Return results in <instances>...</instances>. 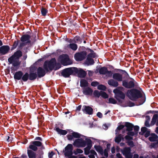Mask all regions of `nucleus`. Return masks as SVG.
I'll list each match as a JSON object with an SVG mask.
<instances>
[{
	"label": "nucleus",
	"mask_w": 158,
	"mask_h": 158,
	"mask_svg": "<svg viewBox=\"0 0 158 158\" xmlns=\"http://www.w3.org/2000/svg\"><path fill=\"white\" fill-rule=\"evenodd\" d=\"M68 131L72 133L70 134H68L66 137L68 139L69 141H72L73 140L74 138L77 139L75 140L73 145L74 146L77 147H85L87 143L88 140H90L89 139L86 138L85 140H84L82 138H80L81 137H85L83 135L77 132L73 131L71 129H67Z\"/></svg>",
	"instance_id": "obj_1"
},
{
	"label": "nucleus",
	"mask_w": 158,
	"mask_h": 158,
	"mask_svg": "<svg viewBox=\"0 0 158 158\" xmlns=\"http://www.w3.org/2000/svg\"><path fill=\"white\" fill-rule=\"evenodd\" d=\"M139 89H132L129 90V99L132 101H135L139 98V105H141L145 102L146 98Z\"/></svg>",
	"instance_id": "obj_2"
},
{
	"label": "nucleus",
	"mask_w": 158,
	"mask_h": 158,
	"mask_svg": "<svg viewBox=\"0 0 158 158\" xmlns=\"http://www.w3.org/2000/svg\"><path fill=\"white\" fill-rule=\"evenodd\" d=\"M122 87H119L114 89L113 92L114 94V98L119 104H122L124 100L125 94L119 89H123Z\"/></svg>",
	"instance_id": "obj_3"
},
{
	"label": "nucleus",
	"mask_w": 158,
	"mask_h": 158,
	"mask_svg": "<svg viewBox=\"0 0 158 158\" xmlns=\"http://www.w3.org/2000/svg\"><path fill=\"white\" fill-rule=\"evenodd\" d=\"M56 63V60L55 58H52L49 60L45 61L44 64L43 68L47 72L49 70L52 71L55 67Z\"/></svg>",
	"instance_id": "obj_4"
},
{
	"label": "nucleus",
	"mask_w": 158,
	"mask_h": 158,
	"mask_svg": "<svg viewBox=\"0 0 158 158\" xmlns=\"http://www.w3.org/2000/svg\"><path fill=\"white\" fill-rule=\"evenodd\" d=\"M58 59L61 64L63 66H67L73 64V61L67 54L60 55Z\"/></svg>",
	"instance_id": "obj_5"
},
{
	"label": "nucleus",
	"mask_w": 158,
	"mask_h": 158,
	"mask_svg": "<svg viewBox=\"0 0 158 158\" xmlns=\"http://www.w3.org/2000/svg\"><path fill=\"white\" fill-rule=\"evenodd\" d=\"M37 77V75L36 72L34 73L32 72H30L29 73H26L23 74L21 81L23 82H26L29 79L31 81H34Z\"/></svg>",
	"instance_id": "obj_6"
},
{
	"label": "nucleus",
	"mask_w": 158,
	"mask_h": 158,
	"mask_svg": "<svg viewBox=\"0 0 158 158\" xmlns=\"http://www.w3.org/2000/svg\"><path fill=\"white\" fill-rule=\"evenodd\" d=\"M126 127V130H123L122 131V133L124 134L126 131L127 135L125 136V138L126 140V143L128 144V122H126L125 123V125H121L118 126L115 130L116 134H118L119 131L123 128L125 127Z\"/></svg>",
	"instance_id": "obj_7"
},
{
	"label": "nucleus",
	"mask_w": 158,
	"mask_h": 158,
	"mask_svg": "<svg viewBox=\"0 0 158 158\" xmlns=\"http://www.w3.org/2000/svg\"><path fill=\"white\" fill-rule=\"evenodd\" d=\"M74 67H70L63 69L61 73V75L64 77H69L70 75H74Z\"/></svg>",
	"instance_id": "obj_8"
},
{
	"label": "nucleus",
	"mask_w": 158,
	"mask_h": 158,
	"mask_svg": "<svg viewBox=\"0 0 158 158\" xmlns=\"http://www.w3.org/2000/svg\"><path fill=\"white\" fill-rule=\"evenodd\" d=\"M87 52L82 51L76 53L74 56L75 60L77 61H81L84 60L87 56Z\"/></svg>",
	"instance_id": "obj_9"
},
{
	"label": "nucleus",
	"mask_w": 158,
	"mask_h": 158,
	"mask_svg": "<svg viewBox=\"0 0 158 158\" xmlns=\"http://www.w3.org/2000/svg\"><path fill=\"white\" fill-rule=\"evenodd\" d=\"M22 56V52L20 50H17L8 59V61L10 64H11L13 60H15V59L19 60Z\"/></svg>",
	"instance_id": "obj_10"
},
{
	"label": "nucleus",
	"mask_w": 158,
	"mask_h": 158,
	"mask_svg": "<svg viewBox=\"0 0 158 158\" xmlns=\"http://www.w3.org/2000/svg\"><path fill=\"white\" fill-rule=\"evenodd\" d=\"M139 129V127L138 126H134L133 124L129 123V135H136Z\"/></svg>",
	"instance_id": "obj_11"
},
{
	"label": "nucleus",
	"mask_w": 158,
	"mask_h": 158,
	"mask_svg": "<svg viewBox=\"0 0 158 158\" xmlns=\"http://www.w3.org/2000/svg\"><path fill=\"white\" fill-rule=\"evenodd\" d=\"M63 126V125L60 123H59L58 124H56L55 125L54 130L56 131L58 134L65 135L67 133V131L66 130L60 129L59 128L60 127L62 128Z\"/></svg>",
	"instance_id": "obj_12"
},
{
	"label": "nucleus",
	"mask_w": 158,
	"mask_h": 158,
	"mask_svg": "<svg viewBox=\"0 0 158 158\" xmlns=\"http://www.w3.org/2000/svg\"><path fill=\"white\" fill-rule=\"evenodd\" d=\"M98 70V72L100 74L105 75L108 76H111L112 74V72L110 71H108L107 68L105 67H102L97 70Z\"/></svg>",
	"instance_id": "obj_13"
},
{
	"label": "nucleus",
	"mask_w": 158,
	"mask_h": 158,
	"mask_svg": "<svg viewBox=\"0 0 158 158\" xmlns=\"http://www.w3.org/2000/svg\"><path fill=\"white\" fill-rule=\"evenodd\" d=\"M74 75L77 74L79 77H84L86 75V73L85 71L82 69L78 70L76 67H74Z\"/></svg>",
	"instance_id": "obj_14"
},
{
	"label": "nucleus",
	"mask_w": 158,
	"mask_h": 158,
	"mask_svg": "<svg viewBox=\"0 0 158 158\" xmlns=\"http://www.w3.org/2000/svg\"><path fill=\"white\" fill-rule=\"evenodd\" d=\"M139 88L138 83L133 78L129 76V89Z\"/></svg>",
	"instance_id": "obj_15"
},
{
	"label": "nucleus",
	"mask_w": 158,
	"mask_h": 158,
	"mask_svg": "<svg viewBox=\"0 0 158 158\" xmlns=\"http://www.w3.org/2000/svg\"><path fill=\"white\" fill-rule=\"evenodd\" d=\"M10 47L8 45H3L0 47V56L8 54L10 50Z\"/></svg>",
	"instance_id": "obj_16"
},
{
	"label": "nucleus",
	"mask_w": 158,
	"mask_h": 158,
	"mask_svg": "<svg viewBox=\"0 0 158 158\" xmlns=\"http://www.w3.org/2000/svg\"><path fill=\"white\" fill-rule=\"evenodd\" d=\"M82 110L84 113L89 115L92 114L93 113V108L89 106H83L82 108Z\"/></svg>",
	"instance_id": "obj_17"
},
{
	"label": "nucleus",
	"mask_w": 158,
	"mask_h": 158,
	"mask_svg": "<svg viewBox=\"0 0 158 158\" xmlns=\"http://www.w3.org/2000/svg\"><path fill=\"white\" fill-rule=\"evenodd\" d=\"M86 144L87 146L84 148V153L85 155H88L89 153L90 150L92 146L91 140H88Z\"/></svg>",
	"instance_id": "obj_18"
},
{
	"label": "nucleus",
	"mask_w": 158,
	"mask_h": 158,
	"mask_svg": "<svg viewBox=\"0 0 158 158\" xmlns=\"http://www.w3.org/2000/svg\"><path fill=\"white\" fill-rule=\"evenodd\" d=\"M45 70L43 69L41 67H39L37 69V75L39 78H41L43 77L45 75Z\"/></svg>",
	"instance_id": "obj_19"
},
{
	"label": "nucleus",
	"mask_w": 158,
	"mask_h": 158,
	"mask_svg": "<svg viewBox=\"0 0 158 158\" xmlns=\"http://www.w3.org/2000/svg\"><path fill=\"white\" fill-rule=\"evenodd\" d=\"M83 94L86 95H91L93 92V89L89 87H84L83 89Z\"/></svg>",
	"instance_id": "obj_20"
},
{
	"label": "nucleus",
	"mask_w": 158,
	"mask_h": 158,
	"mask_svg": "<svg viewBox=\"0 0 158 158\" xmlns=\"http://www.w3.org/2000/svg\"><path fill=\"white\" fill-rule=\"evenodd\" d=\"M23 72L21 71H19L16 72L14 74V78L15 80H20L22 78Z\"/></svg>",
	"instance_id": "obj_21"
},
{
	"label": "nucleus",
	"mask_w": 158,
	"mask_h": 158,
	"mask_svg": "<svg viewBox=\"0 0 158 158\" xmlns=\"http://www.w3.org/2000/svg\"><path fill=\"white\" fill-rule=\"evenodd\" d=\"M114 79L117 80L118 81H121L123 80L122 75L119 73H114L113 75Z\"/></svg>",
	"instance_id": "obj_22"
},
{
	"label": "nucleus",
	"mask_w": 158,
	"mask_h": 158,
	"mask_svg": "<svg viewBox=\"0 0 158 158\" xmlns=\"http://www.w3.org/2000/svg\"><path fill=\"white\" fill-rule=\"evenodd\" d=\"M149 140L151 142H157L158 143V136L155 134H152L149 137Z\"/></svg>",
	"instance_id": "obj_23"
},
{
	"label": "nucleus",
	"mask_w": 158,
	"mask_h": 158,
	"mask_svg": "<svg viewBox=\"0 0 158 158\" xmlns=\"http://www.w3.org/2000/svg\"><path fill=\"white\" fill-rule=\"evenodd\" d=\"M95 150L100 154L103 156L104 152L102 148L100 145H95L94 147Z\"/></svg>",
	"instance_id": "obj_24"
},
{
	"label": "nucleus",
	"mask_w": 158,
	"mask_h": 158,
	"mask_svg": "<svg viewBox=\"0 0 158 158\" xmlns=\"http://www.w3.org/2000/svg\"><path fill=\"white\" fill-rule=\"evenodd\" d=\"M27 154L29 158H36V154L31 150L27 149Z\"/></svg>",
	"instance_id": "obj_25"
},
{
	"label": "nucleus",
	"mask_w": 158,
	"mask_h": 158,
	"mask_svg": "<svg viewBox=\"0 0 158 158\" xmlns=\"http://www.w3.org/2000/svg\"><path fill=\"white\" fill-rule=\"evenodd\" d=\"M85 63L88 65H91L94 63V61L92 58L87 56Z\"/></svg>",
	"instance_id": "obj_26"
},
{
	"label": "nucleus",
	"mask_w": 158,
	"mask_h": 158,
	"mask_svg": "<svg viewBox=\"0 0 158 158\" xmlns=\"http://www.w3.org/2000/svg\"><path fill=\"white\" fill-rule=\"evenodd\" d=\"M108 83L109 85L115 87L117 86L118 85V82L117 81H115L112 79L109 80Z\"/></svg>",
	"instance_id": "obj_27"
},
{
	"label": "nucleus",
	"mask_w": 158,
	"mask_h": 158,
	"mask_svg": "<svg viewBox=\"0 0 158 158\" xmlns=\"http://www.w3.org/2000/svg\"><path fill=\"white\" fill-rule=\"evenodd\" d=\"M30 38L31 36L29 35H23L21 36L20 38V40L22 42H25L27 40H29V39H30Z\"/></svg>",
	"instance_id": "obj_28"
},
{
	"label": "nucleus",
	"mask_w": 158,
	"mask_h": 158,
	"mask_svg": "<svg viewBox=\"0 0 158 158\" xmlns=\"http://www.w3.org/2000/svg\"><path fill=\"white\" fill-rule=\"evenodd\" d=\"M67 47L73 51H76L77 48V45L74 43L70 44L67 46Z\"/></svg>",
	"instance_id": "obj_29"
},
{
	"label": "nucleus",
	"mask_w": 158,
	"mask_h": 158,
	"mask_svg": "<svg viewBox=\"0 0 158 158\" xmlns=\"http://www.w3.org/2000/svg\"><path fill=\"white\" fill-rule=\"evenodd\" d=\"M88 81L85 79H82L80 81V86L81 87H85L88 86Z\"/></svg>",
	"instance_id": "obj_30"
},
{
	"label": "nucleus",
	"mask_w": 158,
	"mask_h": 158,
	"mask_svg": "<svg viewBox=\"0 0 158 158\" xmlns=\"http://www.w3.org/2000/svg\"><path fill=\"white\" fill-rule=\"evenodd\" d=\"M74 43H77L79 44H81L82 42L81 38L79 36L77 35L74 38Z\"/></svg>",
	"instance_id": "obj_31"
},
{
	"label": "nucleus",
	"mask_w": 158,
	"mask_h": 158,
	"mask_svg": "<svg viewBox=\"0 0 158 158\" xmlns=\"http://www.w3.org/2000/svg\"><path fill=\"white\" fill-rule=\"evenodd\" d=\"M122 153L125 155L126 158H128V147L125 148L123 150Z\"/></svg>",
	"instance_id": "obj_32"
},
{
	"label": "nucleus",
	"mask_w": 158,
	"mask_h": 158,
	"mask_svg": "<svg viewBox=\"0 0 158 158\" xmlns=\"http://www.w3.org/2000/svg\"><path fill=\"white\" fill-rule=\"evenodd\" d=\"M40 10L41 14L42 16H45L47 15L48 12V10L47 9L44 7H42Z\"/></svg>",
	"instance_id": "obj_33"
},
{
	"label": "nucleus",
	"mask_w": 158,
	"mask_h": 158,
	"mask_svg": "<svg viewBox=\"0 0 158 158\" xmlns=\"http://www.w3.org/2000/svg\"><path fill=\"white\" fill-rule=\"evenodd\" d=\"M19 60L15 59L13 60L12 63L11 64L14 67H16L19 66L21 63V62L19 61Z\"/></svg>",
	"instance_id": "obj_34"
},
{
	"label": "nucleus",
	"mask_w": 158,
	"mask_h": 158,
	"mask_svg": "<svg viewBox=\"0 0 158 158\" xmlns=\"http://www.w3.org/2000/svg\"><path fill=\"white\" fill-rule=\"evenodd\" d=\"M30 143L35 145L36 147H40L42 145V143L40 141H31Z\"/></svg>",
	"instance_id": "obj_35"
},
{
	"label": "nucleus",
	"mask_w": 158,
	"mask_h": 158,
	"mask_svg": "<svg viewBox=\"0 0 158 158\" xmlns=\"http://www.w3.org/2000/svg\"><path fill=\"white\" fill-rule=\"evenodd\" d=\"M31 149L32 151H36L37 150L38 148L35 145L30 143L29 147L27 148V149Z\"/></svg>",
	"instance_id": "obj_36"
},
{
	"label": "nucleus",
	"mask_w": 158,
	"mask_h": 158,
	"mask_svg": "<svg viewBox=\"0 0 158 158\" xmlns=\"http://www.w3.org/2000/svg\"><path fill=\"white\" fill-rule=\"evenodd\" d=\"M19 40H18L14 41L13 44L12 46V47L11 48V50H13L16 48L17 47L19 44Z\"/></svg>",
	"instance_id": "obj_37"
},
{
	"label": "nucleus",
	"mask_w": 158,
	"mask_h": 158,
	"mask_svg": "<svg viewBox=\"0 0 158 158\" xmlns=\"http://www.w3.org/2000/svg\"><path fill=\"white\" fill-rule=\"evenodd\" d=\"M157 115L155 114L153 115L151 121V124L152 125H154L157 121Z\"/></svg>",
	"instance_id": "obj_38"
},
{
	"label": "nucleus",
	"mask_w": 158,
	"mask_h": 158,
	"mask_svg": "<svg viewBox=\"0 0 158 158\" xmlns=\"http://www.w3.org/2000/svg\"><path fill=\"white\" fill-rule=\"evenodd\" d=\"M122 138V135L120 134L118 135V136H116L115 138V141L116 143H119L121 140Z\"/></svg>",
	"instance_id": "obj_39"
},
{
	"label": "nucleus",
	"mask_w": 158,
	"mask_h": 158,
	"mask_svg": "<svg viewBox=\"0 0 158 158\" xmlns=\"http://www.w3.org/2000/svg\"><path fill=\"white\" fill-rule=\"evenodd\" d=\"M73 145L71 144H68L65 148V151L73 150Z\"/></svg>",
	"instance_id": "obj_40"
},
{
	"label": "nucleus",
	"mask_w": 158,
	"mask_h": 158,
	"mask_svg": "<svg viewBox=\"0 0 158 158\" xmlns=\"http://www.w3.org/2000/svg\"><path fill=\"white\" fill-rule=\"evenodd\" d=\"M108 103H109L115 104L117 103V101L113 98H110L108 99Z\"/></svg>",
	"instance_id": "obj_41"
},
{
	"label": "nucleus",
	"mask_w": 158,
	"mask_h": 158,
	"mask_svg": "<svg viewBox=\"0 0 158 158\" xmlns=\"http://www.w3.org/2000/svg\"><path fill=\"white\" fill-rule=\"evenodd\" d=\"M101 91L99 92L98 90H95L93 93L94 96L97 98H99L100 96Z\"/></svg>",
	"instance_id": "obj_42"
},
{
	"label": "nucleus",
	"mask_w": 158,
	"mask_h": 158,
	"mask_svg": "<svg viewBox=\"0 0 158 158\" xmlns=\"http://www.w3.org/2000/svg\"><path fill=\"white\" fill-rule=\"evenodd\" d=\"M100 96H101L103 98L106 99L108 97V95L105 92L101 91Z\"/></svg>",
	"instance_id": "obj_43"
},
{
	"label": "nucleus",
	"mask_w": 158,
	"mask_h": 158,
	"mask_svg": "<svg viewBox=\"0 0 158 158\" xmlns=\"http://www.w3.org/2000/svg\"><path fill=\"white\" fill-rule=\"evenodd\" d=\"M73 150H69L65 151L66 152L64 153L65 156H67L69 157L72 155L73 154Z\"/></svg>",
	"instance_id": "obj_44"
},
{
	"label": "nucleus",
	"mask_w": 158,
	"mask_h": 158,
	"mask_svg": "<svg viewBox=\"0 0 158 158\" xmlns=\"http://www.w3.org/2000/svg\"><path fill=\"white\" fill-rule=\"evenodd\" d=\"M97 88L99 90H105L106 87L104 85H98Z\"/></svg>",
	"instance_id": "obj_45"
},
{
	"label": "nucleus",
	"mask_w": 158,
	"mask_h": 158,
	"mask_svg": "<svg viewBox=\"0 0 158 158\" xmlns=\"http://www.w3.org/2000/svg\"><path fill=\"white\" fill-rule=\"evenodd\" d=\"M88 56L90 57V58H94L96 57H97V55L96 54V53L95 52L94 53H90L87 56Z\"/></svg>",
	"instance_id": "obj_46"
},
{
	"label": "nucleus",
	"mask_w": 158,
	"mask_h": 158,
	"mask_svg": "<svg viewBox=\"0 0 158 158\" xmlns=\"http://www.w3.org/2000/svg\"><path fill=\"white\" fill-rule=\"evenodd\" d=\"M61 67V65L59 63H57L56 62V64H55L54 69L55 70H56L59 69Z\"/></svg>",
	"instance_id": "obj_47"
},
{
	"label": "nucleus",
	"mask_w": 158,
	"mask_h": 158,
	"mask_svg": "<svg viewBox=\"0 0 158 158\" xmlns=\"http://www.w3.org/2000/svg\"><path fill=\"white\" fill-rule=\"evenodd\" d=\"M132 139V137L129 135V146L131 147H133L134 146V143L133 141L131 140Z\"/></svg>",
	"instance_id": "obj_48"
},
{
	"label": "nucleus",
	"mask_w": 158,
	"mask_h": 158,
	"mask_svg": "<svg viewBox=\"0 0 158 158\" xmlns=\"http://www.w3.org/2000/svg\"><path fill=\"white\" fill-rule=\"evenodd\" d=\"M158 143H157V142H156V143H151L150 147L151 148H156L157 147V144Z\"/></svg>",
	"instance_id": "obj_49"
},
{
	"label": "nucleus",
	"mask_w": 158,
	"mask_h": 158,
	"mask_svg": "<svg viewBox=\"0 0 158 158\" xmlns=\"http://www.w3.org/2000/svg\"><path fill=\"white\" fill-rule=\"evenodd\" d=\"M123 85L126 88H128V83L124 80L123 81Z\"/></svg>",
	"instance_id": "obj_50"
},
{
	"label": "nucleus",
	"mask_w": 158,
	"mask_h": 158,
	"mask_svg": "<svg viewBox=\"0 0 158 158\" xmlns=\"http://www.w3.org/2000/svg\"><path fill=\"white\" fill-rule=\"evenodd\" d=\"M148 130V129L145 127H142L141 128V131L142 132V133L141 134L143 135V134H144L145 132Z\"/></svg>",
	"instance_id": "obj_51"
},
{
	"label": "nucleus",
	"mask_w": 158,
	"mask_h": 158,
	"mask_svg": "<svg viewBox=\"0 0 158 158\" xmlns=\"http://www.w3.org/2000/svg\"><path fill=\"white\" fill-rule=\"evenodd\" d=\"M99 84V83L96 81H93L91 83V86L95 87Z\"/></svg>",
	"instance_id": "obj_52"
},
{
	"label": "nucleus",
	"mask_w": 158,
	"mask_h": 158,
	"mask_svg": "<svg viewBox=\"0 0 158 158\" xmlns=\"http://www.w3.org/2000/svg\"><path fill=\"white\" fill-rule=\"evenodd\" d=\"M118 72L120 73H122V74H124L125 75H128V73L124 70H122L119 69H118Z\"/></svg>",
	"instance_id": "obj_53"
},
{
	"label": "nucleus",
	"mask_w": 158,
	"mask_h": 158,
	"mask_svg": "<svg viewBox=\"0 0 158 158\" xmlns=\"http://www.w3.org/2000/svg\"><path fill=\"white\" fill-rule=\"evenodd\" d=\"M26 45V44L25 42H22L20 44L19 47V49H21L23 47L25 46Z\"/></svg>",
	"instance_id": "obj_54"
},
{
	"label": "nucleus",
	"mask_w": 158,
	"mask_h": 158,
	"mask_svg": "<svg viewBox=\"0 0 158 158\" xmlns=\"http://www.w3.org/2000/svg\"><path fill=\"white\" fill-rule=\"evenodd\" d=\"M109 150H108L107 149H105L104 150V155L106 157H107L108 156V151Z\"/></svg>",
	"instance_id": "obj_55"
},
{
	"label": "nucleus",
	"mask_w": 158,
	"mask_h": 158,
	"mask_svg": "<svg viewBox=\"0 0 158 158\" xmlns=\"http://www.w3.org/2000/svg\"><path fill=\"white\" fill-rule=\"evenodd\" d=\"M150 134V131L149 130H147L144 133V136L146 137H148L149 136Z\"/></svg>",
	"instance_id": "obj_56"
},
{
	"label": "nucleus",
	"mask_w": 158,
	"mask_h": 158,
	"mask_svg": "<svg viewBox=\"0 0 158 158\" xmlns=\"http://www.w3.org/2000/svg\"><path fill=\"white\" fill-rule=\"evenodd\" d=\"M65 41L69 43H74V39L73 40L70 39L66 38L65 40Z\"/></svg>",
	"instance_id": "obj_57"
},
{
	"label": "nucleus",
	"mask_w": 158,
	"mask_h": 158,
	"mask_svg": "<svg viewBox=\"0 0 158 158\" xmlns=\"http://www.w3.org/2000/svg\"><path fill=\"white\" fill-rule=\"evenodd\" d=\"M90 153L91 154L94 155H95L96 156H97V154L96 152L94 150L92 149L90 151Z\"/></svg>",
	"instance_id": "obj_58"
},
{
	"label": "nucleus",
	"mask_w": 158,
	"mask_h": 158,
	"mask_svg": "<svg viewBox=\"0 0 158 158\" xmlns=\"http://www.w3.org/2000/svg\"><path fill=\"white\" fill-rule=\"evenodd\" d=\"M97 116L100 118H102V114L100 112H98L97 114Z\"/></svg>",
	"instance_id": "obj_59"
},
{
	"label": "nucleus",
	"mask_w": 158,
	"mask_h": 158,
	"mask_svg": "<svg viewBox=\"0 0 158 158\" xmlns=\"http://www.w3.org/2000/svg\"><path fill=\"white\" fill-rule=\"evenodd\" d=\"M54 153L52 151L50 153H49L48 155L49 158H52V156L54 155Z\"/></svg>",
	"instance_id": "obj_60"
},
{
	"label": "nucleus",
	"mask_w": 158,
	"mask_h": 158,
	"mask_svg": "<svg viewBox=\"0 0 158 158\" xmlns=\"http://www.w3.org/2000/svg\"><path fill=\"white\" fill-rule=\"evenodd\" d=\"M145 124L146 126L147 127H149L150 126L149 121H146L145 123Z\"/></svg>",
	"instance_id": "obj_61"
},
{
	"label": "nucleus",
	"mask_w": 158,
	"mask_h": 158,
	"mask_svg": "<svg viewBox=\"0 0 158 158\" xmlns=\"http://www.w3.org/2000/svg\"><path fill=\"white\" fill-rule=\"evenodd\" d=\"M76 150L78 153H81L83 152V151L80 149L77 148Z\"/></svg>",
	"instance_id": "obj_62"
},
{
	"label": "nucleus",
	"mask_w": 158,
	"mask_h": 158,
	"mask_svg": "<svg viewBox=\"0 0 158 158\" xmlns=\"http://www.w3.org/2000/svg\"><path fill=\"white\" fill-rule=\"evenodd\" d=\"M135 106L134 103L129 101V107H132Z\"/></svg>",
	"instance_id": "obj_63"
},
{
	"label": "nucleus",
	"mask_w": 158,
	"mask_h": 158,
	"mask_svg": "<svg viewBox=\"0 0 158 158\" xmlns=\"http://www.w3.org/2000/svg\"><path fill=\"white\" fill-rule=\"evenodd\" d=\"M111 144L110 143H108L106 145V149H107L108 150H109Z\"/></svg>",
	"instance_id": "obj_64"
}]
</instances>
